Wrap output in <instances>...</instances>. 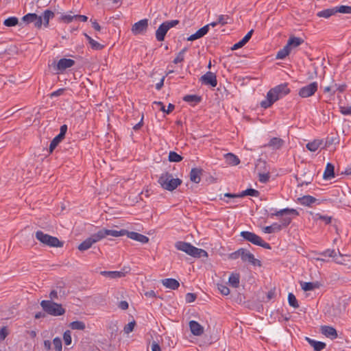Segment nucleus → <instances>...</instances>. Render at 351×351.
I'll return each mask as SVG.
<instances>
[{
  "label": "nucleus",
  "instance_id": "obj_1",
  "mask_svg": "<svg viewBox=\"0 0 351 351\" xmlns=\"http://www.w3.org/2000/svg\"><path fill=\"white\" fill-rule=\"evenodd\" d=\"M289 93L290 89L288 88L287 83L279 84L268 91L266 99L261 102V106L263 108H267Z\"/></svg>",
  "mask_w": 351,
  "mask_h": 351
},
{
  "label": "nucleus",
  "instance_id": "obj_2",
  "mask_svg": "<svg viewBox=\"0 0 351 351\" xmlns=\"http://www.w3.org/2000/svg\"><path fill=\"white\" fill-rule=\"evenodd\" d=\"M112 235H119L117 232H112V230H108L106 228H103L99 230L97 232L92 234L90 237L87 238L86 240H84L83 242H82L78 245V250L80 251H85L88 250L91 247V246L101 241V239L106 238L108 236H112Z\"/></svg>",
  "mask_w": 351,
  "mask_h": 351
},
{
  "label": "nucleus",
  "instance_id": "obj_3",
  "mask_svg": "<svg viewBox=\"0 0 351 351\" xmlns=\"http://www.w3.org/2000/svg\"><path fill=\"white\" fill-rule=\"evenodd\" d=\"M175 247L177 250L182 251L194 258L207 257L208 253L203 249L197 248L190 243L184 241H177L175 243Z\"/></svg>",
  "mask_w": 351,
  "mask_h": 351
},
{
  "label": "nucleus",
  "instance_id": "obj_4",
  "mask_svg": "<svg viewBox=\"0 0 351 351\" xmlns=\"http://www.w3.org/2000/svg\"><path fill=\"white\" fill-rule=\"evenodd\" d=\"M158 183L164 189L172 191L181 184L182 180L179 178H173L172 174L165 172L159 178Z\"/></svg>",
  "mask_w": 351,
  "mask_h": 351
},
{
  "label": "nucleus",
  "instance_id": "obj_5",
  "mask_svg": "<svg viewBox=\"0 0 351 351\" xmlns=\"http://www.w3.org/2000/svg\"><path fill=\"white\" fill-rule=\"evenodd\" d=\"M40 306L45 313L52 316H60L65 313L66 310L60 304L56 303L51 300H43Z\"/></svg>",
  "mask_w": 351,
  "mask_h": 351
},
{
  "label": "nucleus",
  "instance_id": "obj_6",
  "mask_svg": "<svg viewBox=\"0 0 351 351\" xmlns=\"http://www.w3.org/2000/svg\"><path fill=\"white\" fill-rule=\"evenodd\" d=\"M35 237L37 240L45 245L53 247L63 246V242L60 241L57 237L45 234L41 230L36 231Z\"/></svg>",
  "mask_w": 351,
  "mask_h": 351
},
{
  "label": "nucleus",
  "instance_id": "obj_7",
  "mask_svg": "<svg viewBox=\"0 0 351 351\" xmlns=\"http://www.w3.org/2000/svg\"><path fill=\"white\" fill-rule=\"evenodd\" d=\"M240 236L247 241L252 243L254 245L261 246L265 249L270 250L271 245L268 243L265 242L263 239L254 232L249 231H242Z\"/></svg>",
  "mask_w": 351,
  "mask_h": 351
},
{
  "label": "nucleus",
  "instance_id": "obj_8",
  "mask_svg": "<svg viewBox=\"0 0 351 351\" xmlns=\"http://www.w3.org/2000/svg\"><path fill=\"white\" fill-rule=\"evenodd\" d=\"M179 23L178 20L167 21L161 23L156 31V40L159 42L163 41L167 32Z\"/></svg>",
  "mask_w": 351,
  "mask_h": 351
},
{
  "label": "nucleus",
  "instance_id": "obj_9",
  "mask_svg": "<svg viewBox=\"0 0 351 351\" xmlns=\"http://www.w3.org/2000/svg\"><path fill=\"white\" fill-rule=\"evenodd\" d=\"M112 232H117L119 235H112L114 237H121L124 235H127L128 238L137 241L142 243H147L149 242V238L143 234L136 232H129L127 230L122 229L120 230H112Z\"/></svg>",
  "mask_w": 351,
  "mask_h": 351
},
{
  "label": "nucleus",
  "instance_id": "obj_10",
  "mask_svg": "<svg viewBox=\"0 0 351 351\" xmlns=\"http://www.w3.org/2000/svg\"><path fill=\"white\" fill-rule=\"evenodd\" d=\"M317 88L318 83L317 82H313L306 86L302 87L299 90L298 95L302 98H307L313 95L317 90Z\"/></svg>",
  "mask_w": 351,
  "mask_h": 351
},
{
  "label": "nucleus",
  "instance_id": "obj_11",
  "mask_svg": "<svg viewBox=\"0 0 351 351\" xmlns=\"http://www.w3.org/2000/svg\"><path fill=\"white\" fill-rule=\"evenodd\" d=\"M75 64V61L72 59L62 58L56 64L53 63L54 69L59 72H62L66 69L71 68Z\"/></svg>",
  "mask_w": 351,
  "mask_h": 351
},
{
  "label": "nucleus",
  "instance_id": "obj_12",
  "mask_svg": "<svg viewBox=\"0 0 351 351\" xmlns=\"http://www.w3.org/2000/svg\"><path fill=\"white\" fill-rule=\"evenodd\" d=\"M148 28V20L145 19L135 23L131 29L133 34H143L147 32Z\"/></svg>",
  "mask_w": 351,
  "mask_h": 351
},
{
  "label": "nucleus",
  "instance_id": "obj_13",
  "mask_svg": "<svg viewBox=\"0 0 351 351\" xmlns=\"http://www.w3.org/2000/svg\"><path fill=\"white\" fill-rule=\"evenodd\" d=\"M22 20L23 22L26 23L27 24L34 23V26L36 28H40L43 25V19L40 16H38L35 13H29L26 15H25Z\"/></svg>",
  "mask_w": 351,
  "mask_h": 351
},
{
  "label": "nucleus",
  "instance_id": "obj_14",
  "mask_svg": "<svg viewBox=\"0 0 351 351\" xmlns=\"http://www.w3.org/2000/svg\"><path fill=\"white\" fill-rule=\"evenodd\" d=\"M199 81L202 84L215 87L217 85V80L216 75L210 71H208L206 74L203 75Z\"/></svg>",
  "mask_w": 351,
  "mask_h": 351
},
{
  "label": "nucleus",
  "instance_id": "obj_15",
  "mask_svg": "<svg viewBox=\"0 0 351 351\" xmlns=\"http://www.w3.org/2000/svg\"><path fill=\"white\" fill-rule=\"evenodd\" d=\"M241 260L243 262H248L251 263L253 265H258L261 266V261L256 258H254V256L247 251V250L243 248V250L241 252Z\"/></svg>",
  "mask_w": 351,
  "mask_h": 351
},
{
  "label": "nucleus",
  "instance_id": "obj_16",
  "mask_svg": "<svg viewBox=\"0 0 351 351\" xmlns=\"http://www.w3.org/2000/svg\"><path fill=\"white\" fill-rule=\"evenodd\" d=\"M189 328L193 335L200 336L204 333V327L197 322L191 320L189 322Z\"/></svg>",
  "mask_w": 351,
  "mask_h": 351
},
{
  "label": "nucleus",
  "instance_id": "obj_17",
  "mask_svg": "<svg viewBox=\"0 0 351 351\" xmlns=\"http://www.w3.org/2000/svg\"><path fill=\"white\" fill-rule=\"evenodd\" d=\"M291 215L298 216L299 215V213L295 209L287 208L281 209V210L276 211L274 213H271L270 217H273L274 216L280 217V216Z\"/></svg>",
  "mask_w": 351,
  "mask_h": 351
},
{
  "label": "nucleus",
  "instance_id": "obj_18",
  "mask_svg": "<svg viewBox=\"0 0 351 351\" xmlns=\"http://www.w3.org/2000/svg\"><path fill=\"white\" fill-rule=\"evenodd\" d=\"M208 32V25H204L199 29H198L195 34L191 35L188 38L187 40L189 41H193L197 39L202 38L204 36H205Z\"/></svg>",
  "mask_w": 351,
  "mask_h": 351
},
{
  "label": "nucleus",
  "instance_id": "obj_19",
  "mask_svg": "<svg viewBox=\"0 0 351 351\" xmlns=\"http://www.w3.org/2000/svg\"><path fill=\"white\" fill-rule=\"evenodd\" d=\"M321 330L322 334L332 339H336L338 336L337 330L332 326H324L322 327Z\"/></svg>",
  "mask_w": 351,
  "mask_h": 351
},
{
  "label": "nucleus",
  "instance_id": "obj_20",
  "mask_svg": "<svg viewBox=\"0 0 351 351\" xmlns=\"http://www.w3.org/2000/svg\"><path fill=\"white\" fill-rule=\"evenodd\" d=\"M162 284L167 288L176 290L180 287L179 282L174 278H165L162 280Z\"/></svg>",
  "mask_w": 351,
  "mask_h": 351
},
{
  "label": "nucleus",
  "instance_id": "obj_21",
  "mask_svg": "<svg viewBox=\"0 0 351 351\" xmlns=\"http://www.w3.org/2000/svg\"><path fill=\"white\" fill-rule=\"evenodd\" d=\"M203 170L202 169L193 168L190 172V179L193 182L199 183L201 180V175Z\"/></svg>",
  "mask_w": 351,
  "mask_h": 351
},
{
  "label": "nucleus",
  "instance_id": "obj_22",
  "mask_svg": "<svg viewBox=\"0 0 351 351\" xmlns=\"http://www.w3.org/2000/svg\"><path fill=\"white\" fill-rule=\"evenodd\" d=\"M335 177V167L332 164L328 162L326 165L324 172L323 178L324 180H330Z\"/></svg>",
  "mask_w": 351,
  "mask_h": 351
},
{
  "label": "nucleus",
  "instance_id": "obj_23",
  "mask_svg": "<svg viewBox=\"0 0 351 351\" xmlns=\"http://www.w3.org/2000/svg\"><path fill=\"white\" fill-rule=\"evenodd\" d=\"M224 157L226 158V163L230 165L236 166L240 163V159L232 153L226 154Z\"/></svg>",
  "mask_w": 351,
  "mask_h": 351
},
{
  "label": "nucleus",
  "instance_id": "obj_24",
  "mask_svg": "<svg viewBox=\"0 0 351 351\" xmlns=\"http://www.w3.org/2000/svg\"><path fill=\"white\" fill-rule=\"evenodd\" d=\"M306 340L312 347H313L314 350L316 351H321L326 346L325 343L322 341H317L315 340L311 339L309 337H306Z\"/></svg>",
  "mask_w": 351,
  "mask_h": 351
},
{
  "label": "nucleus",
  "instance_id": "obj_25",
  "mask_svg": "<svg viewBox=\"0 0 351 351\" xmlns=\"http://www.w3.org/2000/svg\"><path fill=\"white\" fill-rule=\"evenodd\" d=\"M101 274L110 278H119L125 275V272L118 271H101Z\"/></svg>",
  "mask_w": 351,
  "mask_h": 351
},
{
  "label": "nucleus",
  "instance_id": "obj_26",
  "mask_svg": "<svg viewBox=\"0 0 351 351\" xmlns=\"http://www.w3.org/2000/svg\"><path fill=\"white\" fill-rule=\"evenodd\" d=\"M284 145V141L282 138L274 137L270 139L268 143V147H272L273 149H278Z\"/></svg>",
  "mask_w": 351,
  "mask_h": 351
},
{
  "label": "nucleus",
  "instance_id": "obj_27",
  "mask_svg": "<svg viewBox=\"0 0 351 351\" xmlns=\"http://www.w3.org/2000/svg\"><path fill=\"white\" fill-rule=\"evenodd\" d=\"M324 143L322 139H315L312 142H309L306 144V148L311 152L317 151L319 147H320Z\"/></svg>",
  "mask_w": 351,
  "mask_h": 351
},
{
  "label": "nucleus",
  "instance_id": "obj_28",
  "mask_svg": "<svg viewBox=\"0 0 351 351\" xmlns=\"http://www.w3.org/2000/svg\"><path fill=\"white\" fill-rule=\"evenodd\" d=\"M304 43V40L299 37L291 36L288 40L287 45L289 47L290 49L291 48L297 47L301 44Z\"/></svg>",
  "mask_w": 351,
  "mask_h": 351
},
{
  "label": "nucleus",
  "instance_id": "obj_29",
  "mask_svg": "<svg viewBox=\"0 0 351 351\" xmlns=\"http://www.w3.org/2000/svg\"><path fill=\"white\" fill-rule=\"evenodd\" d=\"M336 13H337V10H336V7H335L332 8H328V9H326L322 11L318 12L317 13V16L318 17H323L325 19H328L331 16L335 14Z\"/></svg>",
  "mask_w": 351,
  "mask_h": 351
},
{
  "label": "nucleus",
  "instance_id": "obj_30",
  "mask_svg": "<svg viewBox=\"0 0 351 351\" xmlns=\"http://www.w3.org/2000/svg\"><path fill=\"white\" fill-rule=\"evenodd\" d=\"M298 201L302 205L310 206L317 201V199L311 195H304L298 198Z\"/></svg>",
  "mask_w": 351,
  "mask_h": 351
},
{
  "label": "nucleus",
  "instance_id": "obj_31",
  "mask_svg": "<svg viewBox=\"0 0 351 351\" xmlns=\"http://www.w3.org/2000/svg\"><path fill=\"white\" fill-rule=\"evenodd\" d=\"M183 100L192 105H195L201 101V97L196 95H186L183 97Z\"/></svg>",
  "mask_w": 351,
  "mask_h": 351
},
{
  "label": "nucleus",
  "instance_id": "obj_32",
  "mask_svg": "<svg viewBox=\"0 0 351 351\" xmlns=\"http://www.w3.org/2000/svg\"><path fill=\"white\" fill-rule=\"evenodd\" d=\"M228 282L232 287H234V288L239 287V282H240L239 274L232 273L229 277Z\"/></svg>",
  "mask_w": 351,
  "mask_h": 351
},
{
  "label": "nucleus",
  "instance_id": "obj_33",
  "mask_svg": "<svg viewBox=\"0 0 351 351\" xmlns=\"http://www.w3.org/2000/svg\"><path fill=\"white\" fill-rule=\"evenodd\" d=\"M54 15H55L54 13L49 10H46L44 11L43 16H41V17H42V19L43 21V25L45 27H47L49 25V20L53 18Z\"/></svg>",
  "mask_w": 351,
  "mask_h": 351
},
{
  "label": "nucleus",
  "instance_id": "obj_34",
  "mask_svg": "<svg viewBox=\"0 0 351 351\" xmlns=\"http://www.w3.org/2000/svg\"><path fill=\"white\" fill-rule=\"evenodd\" d=\"M281 230V225L277 223H274L271 226H266L263 228L265 233L271 234L275 232L280 231Z\"/></svg>",
  "mask_w": 351,
  "mask_h": 351
},
{
  "label": "nucleus",
  "instance_id": "obj_35",
  "mask_svg": "<svg viewBox=\"0 0 351 351\" xmlns=\"http://www.w3.org/2000/svg\"><path fill=\"white\" fill-rule=\"evenodd\" d=\"M260 193L258 191L254 189H247L241 193L239 194V197H243L247 195L252 196V197H258Z\"/></svg>",
  "mask_w": 351,
  "mask_h": 351
},
{
  "label": "nucleus",
  "instance_id": "obj_36",
  "mask_svg": "<svg viewBox=\"0 0 351 351\" xmlns=\"http://www.w3.org/2000/svg\"><path fill=\"white\" fill-rule=\"evenodd\" d=\"M302 288L304 291H312L315 289V288L319 287L318 282H304L301 283Z\"/></svg>",
  "mask_w": 351,
  "mask_h": 351
},
{
  "label": "nucleus",
  "instance_id": "obj_37",
  "mask_svg": "<svg viewBox=\"0 0 351 351\" xmlns=\"http://www.w3.org/2000/svg\"><path fill=\"white\" fill-rule=\"evenodd\" d=\"M291 51V49L289 47L286 45L282 49H280L276 54V59L282 60L284 59L289 54Z\"/></svg>",
  "mask_w": 351,
  "mask_h": 351
},
{
  "label": "nucleus",
  "instance_id": "obj_38",
  "mask_svg": "<svg viewBox=\"0 0 351 351\" xmlns=\"http://www.w3.org/2000/svg\"><path fill=\"white\" fill-rule=\"evenodd\" d=\"M69 327L72 330H84L86 328L85 324L81 321H74L70 323Z\"/></svg>",
  "mask_w": 351,
  "mask_h": 351
},
{
  "label": "nucleus",
  "instance_id": "obj_39",
  "mask_svg": "<svg viewBox=\"0 0 351 351\" xmlns=\"http://www.w3.org/2000/svg\"><path fill=\"white\" fill-rule=\"evenodd\" d=\"M168 159L170 162H179L182 160L183 157L175 152H170Z\"/></svg>",
  "mask_w": 351,
  "mask_h": 351
},
{
  "label": "nucleus",
  "instance_id": "obj_40",
  "mask_svg": "<svg viewBox=\"0 0 351 351\" xmlns=\"http://www.w3.org/2000/svg\"><path fill=\"white\" fill-rule=\"evenodd\" d=\"M64 138L62 137L60 135H57L55 138H53L49 145V152L51 153L53 150Z\"/></svg>",
  "mask_w": 351,
  "mask_h": 351
},
{
  "label": "nucleus",
  "instance_id": "obj_41",
  "mask_svg": "<svg viewBox=\"0 0 351 351\" xmlns=\"http://www.w3.org/2000/svg\"><path fill=\"white\" fill-rule=\"evenodd\" d=\"M18 23H19V20L16 17L11 16V17L6 19L3 21V25L7 27H14V26L18 24Z\"/></svg>",
  "mask_w": 351,
  "mask_h": 351
},
{
  "label": "nucleus",
  "instance_id": "obj_42",
  "mask_svg": "<svg viewBox=\"0 0 351 351\" xmlns=\"http://www.w3.org/2000/svg\"><path fill=\"white\" fill-rule=\"evenodd\" d=\"M188 49L184 47L182 49L178 54L176 58L173 60V62L174 64H178L184 61V53L187 51Z\"/></svg>",
  "mask_w": 351,
  "mask_h": 351
},
{
  "label": "nucleus",
  "instance_id": "obj_43",
  "mask_svg": "<svg viewBox=\"0 0 351 351\" xmlns=\"http://www.w3.org/2000/svg\"><path fill=\"white\" fill-rule=\"evenodd\" d=\"M288 302L291 306H292L295 308H297L299 307L298 300H297L295 296L294 295V294H293L292 293H289L288 295Z\"/></svg>",
  "mask_w": 351,
  "mask_h": 351
},
{
  "label": "nucleus",
  "instance_id": "obj_44",
  "mask_svg": "<svg viewBox=\"0 0 351 351\" xmlns=\"http://www.w3.org/2000/svg\"><path fill=\"white\" fill-rule=\"evenodd\" d=\"M338 143H339L338 137L335 136H328L326 138L324 147H329L331 145L336 144Z\"/></svg>",
  "mask_w": 351,
  "mask_h": 351
},
{
  "label": "nucleus",
  "instance_id": "obj_45",
  "mask_svg": "<svg viewBox=\"0 0 351 351\" xmlns=\"http://www.w3.org/2000/svg\"><path fill=\"white\" fill-rule=\"evenodd\" d=\"M337 252L335 250L328 249L322 252H320L319 254L325 257L328 256L333 258V257L337 256Z\"/></svg>",
  "mask_w": 351,
  "mask_h": 351
},
{
  "label": "nucleus",
  "instance_id": "obj_46",
  "mask_svg": "<svg viewBox=\"0 0 351 351\" xmlns=\"http://www.w3.org/2000/svg\"><path fill=\"white\" fill-rule=\"evenodd\" d=\"M337 13L340 12L343 14H351V6L349 5H340L336 7Z\"/></svg>",
  "mask_w": 351,
  "mask_h": 351
},
{
  "label": "nucleus",
  "instance_id": "obj_47",
  "mask_svg": "<svg viewBox=\"0 0 351 351\" xmlns=\"http://www.w3.org/2000/svg\"><path fill=\"white\" fill-rule=\"evenodd\" d=\"M230 19L228 15L221 14L218 16L217 23L221 25L229 23L228 21Z\"/></svg>",
  "mask_w": 351,
  "mask_h": 351
},
{
  "label": "nucleus",
  "instance_id": "obj_48",
  "mask_svg": "<svg viewBox=\"0 0 351 351\" xmlns=\"http://www.w3.org/2000/svg\"><path fill=\"white\" fill-rule=\"evenodd\" d=\"M53 344L54 348L56 351H62V340L60 338H59V337L54 338L53 340Z\"/></svg>",
  "mask_w": 351,
  "mask_h": 351
},
{
  "label": "nucleus",
  "instance_id": "obj_49",
  "mask_svg": "<svg viewBox=\"0 0 351 351\" xmlns=\"http://www.w3.org/2000/svg\"><path fill=\"white\" fill-rule=\"evenodd\" d=\"M63 339H64V343L66 346H69L71 343L72 339H71V333L70 330H68L64 332Z\"/></svg>",
  "mask_w": 351,
  "mask_h": 351
},
{
  "label": "nucleus",
  "instance_id": "obj_50",
  "mask_svg": "<svg viewBox=\"0 0 351 351\" xmlns=\"http://www.w3.org/2000/svg\"><path fill=\"white\" fill-rule=\"evenodd\" d=\"M74 19H76L75 14H62L60 17V20L66 23H71Z\"/></svg>",
  "mask_w": 351,
  "mask_h": 351
},
{
  "label": "nucleus",
  "instance_id": "obj_51",
  "mask_svg": "<svg viewBox=\"0 0 351 351\" xmlns=\"http://www.w3.org/2000/svg\"><path fill=\"white\" fill-rule=\"evenodd\" d=\"M89 44L90 45L91 48L94 50H101L104 47L103 45L95 41L94 39L91 40Z\"/></svg>",
  "mask_w": 351,
  "mask_h": 351
},
{
  "label": "nucleus",
  "instance_id": "obj_52",
  "mask_svg": "<svg viewBox=\"0 0 351 351\" xmlns=\"http://www.w3.org/2000/svg\"><path fill=\"white\" fill-rule=\"evenodd\" d=\"M135 325H136L135 321L130 322V323L126 324L123 329L125 333L129 334L130 332H131L134 330Z\"/></svg>",
  "mask_w": 351,
  "mask_h": 351
},
{
  "label": "nucleus",
  "instance_id": "obj_53",
  "mask_svg": "<svg viewBox=\"0 0 351 351\" xmlns=\"http://www.w3.org/2000/svg\"><path fill=\"white\" fill-rule=\"evenodd\" d=\"M337 252V256L333 257V261L337 264H343L344 260L343 258L345 255L342 254L339 250Z\"/></svg>",
  "mask_w": 351,
  "mask_h": 351
},
{
  "label": "nucleus",
  "instance_id": "obj_54",
  "mask_svg": "<svg viewBox=\"0 0 351 351\" xmlns=\"http://www.w3.org/2000/svg\"><path fill=\"white\" fill-rule=\"evenodd\" d=\"M218 289L222 295H228L230 293L229 288L224 285L219 284Z\"/></svg>",
  "mask_w": 351,
  "mask_h": 351
},
{
  "label": "nucleus",
  "instance_id": "obj_55",
  "mask_svg": "<svg viewBox=\"0 0 351 351\" xmlns=\"http://www.w3.org/2000/svg\"><path fill=\"white\" fill-rule=\"evenodd\" d=\"M269 178H270V175L269 173L258 174V180L261 183H267L269 181Z\"/></svg>",
  "mask_w": 351,
  "mask_h": 351
},
{
  "label": "nucleus",
  "instance_id": "obj_56",
  "mask_svg": "<svg viewBox=\"0 0 351 351\" xmlns=\"http://www.w3.org/2000/svg\"><path fill=\"white\" fill-rule=\"evenodd\" d=\"M197 298V295L193 293H188L186 295L185 300L187 303H191L194 302Z\"/></svg>",
  "mask_w": 351,
  "mask_h": 351
},
{
  "label": "nucleus",
  "instance_id": "obj_57",
  "mask_svg": "<svg viewBox=\"0 0 351 351\" xmlns=\"http://www.w3.org/2000/svg\"><path fill=\"white\" fill-rule=\"evenodd\" d=\"M285 217H284L283 218H282L281 219V223L282 224L281 225V227L282 226H284V227H287L288 226L291 221H292V218L289 217L288 215H285Z\"/></svg>",
  "mask_w": 351,
  "mask_h": 351
},
{
  "label": "nucleus",
  "instance_id": "obj_58",
  "mask_svg": "<svg viewBox=\"0 0 351 351\" xmlns=\"http://www.w3.org/2000/svg\"><path fill=\"white\" fill-rule=\"evenodd\" d=\"M8 335L6 326H3L0 330V341H3Z\"/></svg>",
  "mask_w": 351,
  "mask_h": 351
},
{
  "label": "nucleus",
  "instance_id": "obj_59",
  "mask_svg": "<svg viewBox=\"0 0 351 351\" xmlns=\"http://www.w3.org/2000/svg\"><path fill=\"white\" fill-rule=\"evenodd\" d=\"M316 219H321L325 222L326 224H328L331 222V217L328 216L322 215L320 214H316Z\"/></svg>",
  "mask_w": 351,
  "mask_h": 351
},
{
  "label": "nucleus",
  "instance_id": "obj_60",
  "mask_svg": "<svg viewBox=\"0 0 351 351\" xmlns=\"http://www.w3.org/2000/svg\"><path fill=\"white\" fill-rule=\"evenodd\" d=\"M242 250H243V248H240L238 250H237L236 252L231 253L229 255V258L230 259L235 260V259L238 258L239 257H241V254Z\"/></svg>",
  "mask_w": 351,
  "mask_h": 351
},
{
  "label": "nucleus",
  "instance_id": "obj_61",
  "mask_svg": "<svg viewBox=\"0 0 351 351\" xmlns=\"http://www.w3.org/2000/svg\"><path fill=\"white\" fill-rule=\"evenodd\" d=\"M340 112L343 115H351V106H341L340 107Z\"/></svg>",
  "mask_w": 351,
  "mask_h": 351
},
{
  "label": "nucleus",
  "instance_id": "obj_62",
  "mask_svg": "<svg viewBox=\"0 0 351 351\" xmlns=\"http://www.w3.org/2000/svg\"><path fill=\"white\" fill-rule=\"evenodd\" d=\"M64 90H65L64 88H59L58 90L53 91V93H51L50 94V97L53 98V97H58V96L62 95L63 93L64 92Z\"/></svg>",
  "mask_w": 351,
  "mask_h": 351
},
{
  "label": "nucleus",
  "instance_id": "obj_63",
  "mask_svg": "<svg viewBox=\"0 0 351 351\" xmlns=\"http://www.w3.org/2000/svg\"><path fill=\"white\" fill-rule=\"evenodd\" d=\"M253 32H254V30L253 29H251L250 32H248V33L241 39L242 41L246 44L249 40L251 38L252 34H253Z\"/></svg>",
  "mask_w": 351,
  "mask_h": 351
},
{
  "label": "nucleus",
  "instance_id": "obj_64",
  "mask_svg": "<svg viewBox=\"0 0 351 351\" xmlns=\"http://www.w3.org/2000/svg\"><path fill=\"white\" fill-rule=\"evenodd\" d=\"M152 351H161L159 344L155 341H154L152 343Z\"/></svg>",
  "mask_w": 351,
  "mask_h": 351
}]
</instances>
